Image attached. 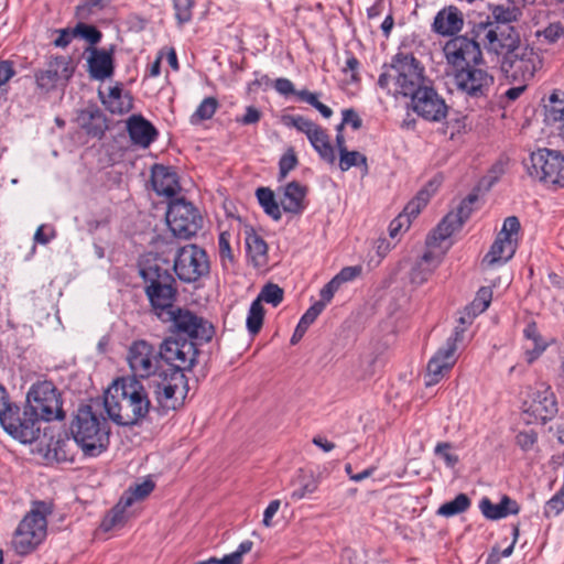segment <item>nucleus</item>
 <instances>
[{
	"label": "nucleus",
	"mask_w": 564,
	"mask_h": 564,
	"mask_svg": "<svg viewBox=\"0 0 564 564\" xmlns=\"http://www.w3.org/2000/svg\"><path fill=\"white\" fill-rule=\"evenodd\" d=\"M26 402V408L37 421H53L64 416L59 394L52 382L34 383L28 392Z\"/></svg>",
	"instance_id": "0eeeda50"
},
{
	"label": "nucleus",
	"mask_w": 564,
	"mask_h": 564,
	"mask_svg": "<svg viewBox=\"0 0 564 564\" xmlns=\"http://www.w3.org/2000/svg\"><path fill=\"white\" fill-rule=\"evenodd\" d=\"M166 221L174 236L187 239L200 229L203 218L193 204L176 199L169 206Z\"/></svg>",
	"instance_id": "dca6fc26"
},
{
	"label": "nucleus",
	"mask_w": 564,
	"mask_h": 564,
	"mask_svg": "<svg viewBox=\"0 0 564 564\" xmlns=\"http://www.w3.org/2000/svg\"><path fill=\"white\" fill-rule=\"evenodd\" d=\"M154 489V482L152 480H144L141 484H137L134 487H131L122 498H132L131 505L137 501L144 499L149 496Z\"/></svg>",
	"instance_id": "603ef678"
},
{
	"label": "nucleus",
	"mask_w": 564,
	"mask_h": 564,
	"mask_svg": "<svg viewBox=\"0 0 564 564\" xmlns=\"http://www.w3.org/2000/svg\"><path fill=\"white\" fill-rule=\"evenodd\" d=\"M323 311L322 303H314L301 317L300 323L310 327Z\"/></svg>",
	"instance_id": "338daca9"
},
{
	"label": "nucleus",
	"mask_w": 564,
	"mask_h": 564,
	"mask_svg": "<svg viewBox=\"0 0 564 564\" xmlns=\"http://www.w3.org/2000/svg\"><path fill=\"white\" fill-rule=\"evenodd\" d=\"M340 286L337 284V281H334L333 279L321 290L319 296L321 300L317 303L323 304V310L325 306L332 301L334 294L337 292V290Z\"/></svg>",
	"instance_id": "69168bd1"
},
{
	"label": "nucleus",
	"mask_w": 564,
	"mask_h": 564,
	"mask_svg": "<svg viewBox=\"0 0 564 564\" xmlns=\"http://www.w3.org/2000/svg\"><path fill=\"white\" fill-rule=\"evenodd\" d=\"M0 424L9 435L21 443L34 442L41 432L40 422L29 409L21 410L13 403L2 413Z\"/></svg>",
	"instance_id": "f8f14e48"
},
{
	"label": "nucleus",
	"mask_w": 564,
	"mask_h": 564,
	"mask_svg": "<svg viewBox=\"0 0 564 564\" xmlns=\"http://www.w3.org/2000/svg\"><path fill=\"white\" fill-rule=\"evenodd\" d=\"M107 423L97 416L88 405L77 410L70 425L76 444L86 456L95 457L106 451L109 443Z\"/></svg>",
	"instance_id": "7ed1b4c3"
},
{
	"label": "nucleus",
	"mask_w": 564,
	"mask_h": 564,
	"mask_svg": "<svg viewBox=\"0 0 564 564\" xmlns=\"http://www.w3.org/2000/svg\"><path fill=\"white\" fill-rule=\"evenodd\" d=\"M541 66L542 59L539 53L522 42L500 62L501 70L519 83L531 80Z\"/></svg>",
	"instance_id": "1a4fd4ad"
},
{
	"label": "nucleus",
	"mask_w": 564,
	"mask_h": 564,
	"mask_svg": "<svg viewBox=\"0 0 564 564\" xmlns=\"http://www.w3.org/2000/svg\"><path fill=\"white\" fill-rule=\"evenodd\" d=\"M219 104L215 97H206L196 108L195 112L191 116L189 121L192 124H198L205 120L210 119Z\"/></svg>",
	"instance_id": "37998d69"
},
{
	"label": "nucleus",
	"mask_w": 564,
	"mask_h": 564,
	"mask_svg": "<svg viewBox=\"0 0 564 564\" xmlns=\"http://www.w3.org/2000/svg\"><path fill=\"white\" fill-rule=\"evenodd\" d=\"M520 223L516 216L507 217L497 238L482 259L487 267L501 265L508 262L516 253L518 247Z\"/></svg>",
	"instance_id": "4468645a"
},
{
	"label": "nucleus",
	"mask_w": 564,
	"mask_h": 564,
	"mask_svg": "<svg viewBox=\"0 0 564 564\" xmlns=\"http://www.w3.org/2000/svg\"><path fill=\"white\" fill-rule=\"evenodd\" d=\"M132 498H121L120 501L107 513L101 522L104 531H110L123 527L128 520L127 509L131 507Z\"/></svg>",
	"instance_id": "c9c22d12"
},
{
	"label": "nucleus",
	"mask_w": 564,
	"mask_h": 564,
	"mask_svg": "<svg viewBox=\"0 0 564 564\" xmlns=\"http://www.w3.org/2000/svg\"><path fill=\"white\" fill-rule=\"evenodd\" d=\"M470 506V499L465 494L457 495L453 500L443 503L437 514L443 517H453L465 512Z\"/></svg>",
	"instance_id": "79ce46f5"
},
{
	"label": "nucleus",
	"mask_w": 564,
	"mask_h": 564,
	"mask_svg": "<svg viewBox=\"0 0 564 564\" xmlns=\"http://www.w3.org/2000/svg\"><path fill=\"white\" fill-rule=\"evenodd\" d=\"M257 198L259 204L269 216H271L274 220H279L281 218V205L276 203L274 193L270 188H258Z\"/></svg>",
	"instance_id": "58836bf2"
},
{
	"label": "nucleus",
	"mask_w": 564,
	"mask_h": 564,
	"mask_svg": "<svg viewBox=\"0 0 564 564\" xmlns=\"http://www.w3.org/2000/svg\"><path fill=\"white\" fill-rule=\"evenodd\" d=\"M46 518L37 508L32 509L20 522L12 546L18 554L25 555L34 551L46 536Z\"/></svg>",
	"instance_id": "9d476101"
},
{
	"label": "nucleus",
	"mask_w": 564,
	"mask_h": 564,
	"mask_svg": "<svg viewBox=\"0 0 564 564\" xmlns=\"http://www.w3.org/2000/svg\"><path fill=\"white\" fill-rule=\"evenodd\" d=\"M476 197L469 196L466 199L462 200L459 206L457 207L456 212L449 213V215H455L457 219H459V225L463 226V224L469 218L471 214V206L475 203Z\"/></svg>",
	"instance_id": "bf43d9fd"
},
{
	"label": "nucleus",
	"mask_w": 564,
	"mask_h": 564,
	"mask_svg": "<svg viewBox=\"0 0 564 564\" xmlns=\"http://www.w3.org/2000/svg\"><path fill=\"white\" fill-rule=\"evenodd\" d=\"M516 441L523 451H529L536 442V435L533 432H520Z\"/></svg>",
	"instance_id": "774afa93"
},
{
	"label": "nucleus",
	"mask_w": 564,
	"mask_h": 564,
	"mask_svg": "<svg viewBox=\"0 0 564 564\" xmlns=\"http://www.w3.org/2000/svg\"><path fill=\"white\" fill-rule=\"evenodd\" d=\"M378 85L388 93L412 97L426 85L424 68L410 54H398L379 76Z\"/></svg>",
	"instance_id": "f03ea898"
},
{
	"label": "nucleus",
	"mask_w": 564,
	"mask_h": 564,
	"mask_svg": "<svg viewBox=\"0 0 564 564\" xmlns=\"http://www.w3.org/2000/svg\"><path fill=\"white\" fill-rule=\"evenodd\" d=\"M152 185L159 195L172 197L180 191L176 173L163 165H155L152 170Z\"/></svg>",
	"instance_id": "c756f323"
},
{
	"label": "nucleus",
	"mask_w": 564,
	"mask_h": 564,
	"mask_svg": "<svg viewBox=\"0 0 564 564\" xmlns=\"http://www.w3.org/2000/svg\"><path fill=\"white\" fill-rule=\"evenodd\" d=\"M412 99V108L420 117L429 121H440L447 113V106L438 94L425 85Z\"/></svg>",
	"instance_id": "b1692460"
},
{
	"label": "nucleus",
	"mask_w": 564,
	"mask_h": 564,
	"mask_svg": "<svg viewBox=\"0 0 564 564\" xmlns=\"http://www.w3.org/2000/svg\"><path fill=\"white\" fill-rule=\"evenodd\" d=\"M411 226V220L406 215L399 214L389 225V235L392 239L397 238L401 232L406 231Z\"/></svg>",
	"instance_id": "13d9d810"
},
{
	"label": "nucleus",
	"mask_w": 564,
	"mask_h": 564,
	"mask_svg": "<svg viewBox=\"0 0 564 564\" xmlns=\"http://www.w3.org/2000/svg\"><path fill=\"white\" fill-rule=\"evenodd\" d=\"M546 347L547 344L542 339L533 343H527L524 357L528 364L534 362L543 354Z\"/></svg>",
	"instance_id": "4d7b16f0"
},
{
	"label": "nucleus",
	"mask_w": 564,
	"mask_h": 564,
	"mask_svg": "<svg viewBox=\"0 0 564 564\" xmlns=\"http://www.w3.org/2000/svg\"><path fill=\"white\" fill-rule=\"evenodd\" d=\"M536 36H543L549 43H554L564 36V28L560 23H552L544 30L538 31Z\"/></svg>",
	"instance_id": "052dcab7"
},
{
	"label": "nucleus",
	"mask_w": 564,
	"mask_h": 564,
	"mask_svg": "<svg viewBox=\"0 0 564 564\" xmlns=\"http://www.w3.org/2000/svg\"><path fill=\"white\" fill-rule=\"evenodd\" d=\"M264 318V308L259 301H253L250 305L246 325L247 329L251 335H256L260 332Z\"/></svg>",
	"instance_id": "a18cd8bd"
},
{
	"label": "nucleus",
	"mask_w": 564,
	"mask_h": 564,
	"mask_svg": "<svg viewBox=\"0 0 564 564\" xmlns=\"http://www.w3.org/2000/svg\"><path fill=\"white\" fill-rule=\"evenodd\" d=\"M175 18L180 25L187 23L192 19V9L194 8L195 0H173Z\"/></svg>",
	"instance_id": "8fccbe9b"
},
{
	"label": "nucleus",
	"mask_w": 564,
	"mask_h": 564,
	"mask_svg": "<svg viewBox=\"0 0 564 564\" xmlns=\"http://www.w3.org/2000/svg\"><path fill=\"white\" fill-rule=\"evenodd\" d=\"M564 510V487L561 489L545 503L544 516L546 518H554Z\"/></svg>",
	"instance_id": "3c124183"
},
{
	"label": "nucleus",
	"mask_w": 564,
	"mask_h": 564,
	"mask_svg": "<svg viewBox=\"0 0 564 564\" xmlns=\"http://www.w3.org/2000/svg\"><path fill=\"white\" fill-rule=\"evenodd\" d=\"M155 386V398L159 406L163 411L176 410L185 395L186 378L180 371H172L170 375L166 371L162 377H158Z\"/></svg>",
	"instance_id": "aec40b11"
},
{
	"label": "nucleus",
	"mask_w": 564,
	"mask_h": 564,
	"mask_svg": "<svg viewBox=\"0 0 564 564\" xmlns=\"http://www.w3.org/2000/svg\"><path fill=\"white\" fill-rule=\"evenodd\" d=\"M364 166V172H368L367 158L358 151H349L348 149H341L339 153V169L343 172L348 171L352 166Z\"/></svg>",
	"instance_id": "c03bdc74"
},
{
	"label": "nucleus",
	"mask_w": 564,
	"mask_h": 564,
	"mask_svg": "<svg viewBox=\"0 0 564 564\" xmlns=\"http://www.w3.org/2000/svg\"><path fill=\"white\" fill-rule=\"evenodd\" d=\"M459 339V333L456 332L447 338L445 344L430 359L425 375L426 386H433L440 382L456 364L457 343Z\"/></svg>",
	"instance_id": "412c9836"
},
{
	"label": "nucleus",
	"mask_w": 564,
	"mask_h": 564,
	"mask_svg": "<svg viewBox=\"0 0 564 564\" xmlns=\"http://www.w3.org/2000/svg\"><path fill=\"white\" fill-rule=\"evenodd\" d=\"M141 275L148 283L145 293L155 310H165L172 306L175 297L174 279L158 265L141 269Z\"/></svg>",
	"instance_id": "9b49d317"
},
{
	"label": "nucleus",
	"mask_w": 564,
	"mask_h": 564,
	"mask_svg": "<svg viewBox=\"0 0 564 564\" xmlns=\"http://www.w3.org/2000/svg\"><path fill=\"white\" fill-rule=\"evenodd\" d=\"M252 547L253 542L246 540L239 544L235 552L227 554L221 558L209 557L208 560L198 562L196 564H241L243 555L249 553Z\"/></svg>",
	"instance_id": "4c0bfd02"
},
{
	"label": "nucleus",
	"mask_w": 564,
	"mask_h": 564,
	"mask_svg": "<svg viewBox=\"0 0 564 564\" xmlns=\"http://www.w3.org/2000/svg\"><path fill=\"white\" fill-rule=\"evenodd\" d=\"M299 479H300L299 488L293 490L291 494V498L294 501L302 500V499L308 497L310 495L316 492L318 489V486H319L318 478L315 477L313 474H310V475L303 474L299 477Z\"/></svg>",
	"instance_id": "a19ab883"
},
{
	"label": "nucleus",
	"mask_w": 564,
	"mask_h": 564,
	"mask_svg": "<svg viewBox=\"0 0 564 564\" xmlns=\"http://www.w3.org/2000/svg\"><path fill=\"white\" fill-rule=\"evenodd\" d=\"M529 175L546 187L554 189L564 187V154L546 148L531 153Z\"/></svg>",
	"instance_id": "39448f33"
},
{
	"label": "nucleus",
	"mask_w": 564,
	"mask_h": 564,
	"mask_svg": "<svg viewBox=\"0 0 564 564\" xmlns=\"http://www.w3.org/2000/svg\"><path fill=\"white\" fill-rule=\"evenodd\" d=\"M171 319L175 329L192 339L208 341L212 339L214 328L203 317L188 310L178 308L171 313Z\"/></svg>",
	"instance_id": "5701e85b"
},
{
	"label": "nucleus",
	"mask_w": 564,
	"mask_h": 564,
	"mask_svg": "<svg viewBox=\"0 0 564 564\" xmlns=\"http://www.w3.org/2000/svg\"><path fill=\"white\" fill-rule=\"evenodd\" d=\"M161 360H164L172 371L191 370L196 364L197 349L193 341L167 338L160 346Z\"/></svg>",
	"instance_id": "a211bd4d"
},
{
	"label": "nucleus",
	"mask_w": 564,
	"mask_h": 564,
	"mask_svg": "<svg viewBox=\"0 0 564 564\" xmlns=\"http://www.w3.org/2000/svg\"><path fill=\"white\" fill-rule=\"evenodd\" d=\"M55 229L53 227L41 225L34 234V241L41 245H46L55 237Z\"/></svg>",
	"instance_id": "e2e57ef3"
},
{
	"label": "nucleus",
	"mask_w": 564,
	"mask_h": 564,
	"mask_svg": "<svg viewBox=\"0 0 564 564\" xmlns=\"http://www.w3.org/2000/svg\"><path fill=\"white\" fill-rule=\"evenodd\" d=\"M479 508L482 514L490 520H498L519 512L518 503L508 496H503L500 503L497 505H494L489 498H482Z\"/></svg>",
	"instance_id": "473e14b6"
},
{
	"label": "nucleus",
	"mask_w": 564,
	"mask_h": 564,
	"mask_svg": "<svg viewBox=\"0 0 564 564\" xmlns=\"http://www.w3.org/2000/svg\"><path fill=\"white\" fill-rule=\"evenodd\" d=\"M104 406L119 425H139L153 409L148 390L134 377L115 379L105 392Z\"/></svg>",
	"instance_id": "f257e3e1"
},
{
	"label": "nucleus",
	"mask_w": 564,
	"mask_h": 564,
	"mask_svg": "<svg viewBox=\"0 0 564 564\" xmlns=\"http://www.w3.org/2000/svg\"><path fill=\"white\" fill-rule=\"evenodd\" d=\"M460 227L462 226L459 225V219H457L455 215L447 214L438 224V226L433 230V232L429 236V243H441L442 241L449 238Z\"/></svg>",
	"instance_id": "e433bc0d"
},
{
	"label": "nucleus",
	"mask_w": 564,
	"mask_h": 564,
	"mask_svg": "<svg viewBox=\"0 0 564 564\" xmlns=\"http://www.w3.org/2000/svg\"><path fill=\"white\" fill-rule=\"evenodd\" d=\"M361 269L359 267H346L336 274L333 280L337 281L340 286L343 283L354 280L360 274Z\"/></svg>",
	"instance_id": "0e129e2a"
},
{
	"label": "nucleus",
	"mask_w": 564,
	"mask_h": 564,
	"mask_svg": "<svg viewBox=\"0 0 564 564\" xmlns=\"http://www.w3.org/2000/svg\"><path fill=\"white\" fill-rule=\"evenodd\" d=\"M430 198L431 195L427 189L420 191L417 195L408 203L401 214L406 215V218L412 221V219L421 213L422 208L427 205Z\"/></svg>",
	"instance_id": "49530a36"
},
{
	"label": "nucleus",
	"mask_w": 564,
	"mask_h": 564,
	"mask_svg": "<svg viewBox=\"0 0 564 564\" xmlns=\"http://www.w3.org/2000/svg\"><path fill=\"white\" fill-rule=\"evenodd\" d=\"M351 126L354 130H358L361 127V119L358 113L352 109L343 110V121L337 127L338 131H341L344 126Z\"/></svg>",
	"instance_id": "680f3d73"
},
{
	"label": "nucleus",
	"mask_w": 564,
	"mask_h": 564,
	"mask_svg": "<svg viewBox=\"0 0 564 564\" xmlns=\"http://www.w3.org/2000/svg\"><path fill=\"white\" fill-rule=\"evenodd\" d=\"M440 260L432 254V252H425L423 257L416 261L410 272V281L413 284L421 285L429 280Z\"/></svg>",
	"instance_id": "f704fd0d"
},
{
	"label": "nucleus",
	"mask_w": 564,
	"mask_h": 564,
	"mask_svg": "<svg viewBox=\"0 0 564 564\" xmlns=\"http://www.w3.org/2000/svg\"><path fill=\"white\" fill-rule=\"evenodd\" d=\"M297 156L292 148L288 149L279 162V177L283 180L297 165Z\"/></svg>",
	"instance_id": "864d4df0"
},
{
	"label": "nucleus",
	"mask_w": 564,
	"mask_h": 564,
	"mask_svg": "<svg viewBox=\"0 0 564 564\" xmlns=\"http://www.w3.org/2000/svg\"><path fill=\"white\" fill-rule=\"evenodd\" d=\"M495 84L494 75L479 65H467L453 72V85L467 99H485Z\"/></svg>",
	"instance_id": "6e6552de"
},
{
	"label": "nucleus",
	"mask_w": 564,
	"mask_h": 564,
	"mask_svg": "<svg viewBox=\"0 0 564 564\" xmlns=\"http://www.w3.org/2000/svg\"><path fill=\"white\" fill-rule=\"evenodd\" d=\"M434 453L440 456L449 468H453L458 463V456L452 452L451 443H438L434 448Z\"/></svg>",
	"instance_id": "6e6d98bb"
},
{
	"label": "nucleus",
	"mask_w": 564,
	"mask_h": 564,
	"mask_svg": "<svg viewBox=\"0 0 564 564\" xmlns=\"http://www.w3.org/2000/svg\"><path fill=\"white\" fill-rule=\"evenodd\" d=\"M525 412L536 422L545 423L554 417L557 412V403L551 388L545 383H538L531 388L528 399L524 401Z\"/></svg>",
	"instance_id": "4be33fe9"
},
{
	"label": "nucleus",
	"mask_w": 564,
	"mask_h": 564,
	"mask_svg": "<svg viewBox=\"0 0 564 564\" xmlns=\"http://www.w3.org/2000/svg\"><path fill=\"white\" fill-rule=\"evenodd\" d=\"M127 128L132 142L142 148H148L158 137V130L141 115L131 116Z\"/></svg>",
	"instance_id": "bb28decb"
},
{
	"label": "nucleus",
	"mask_w": 564,
	"mask_h": 564,
	"mask_svg": "<svg viewBox=\"0 0 564 564\" xmlns=\"http://www.w3.org/2000/svg\"><path fill=\"white\" fill-rule=\"evenodd\" d=\"M74 69L73 61L68 56L50 58L45 66L35 73L36 85L46 93L65 86Z\"/></svg>",
	"instance_id": "6ab92c4d"
},
{
	"label": "nucleus",
	"mask_w": 564,
	"mask_h": 564,
	"mask_svg": "<svg viewBox=\"0 0 564 564\" xmlns=\"http://www.w3.org/2000/svg\"><path fill=\"white\" fill-rule=\"evenodd\" d=\"M126 360L135 380L162 377L165 370L161 367L160 350L150 343L140 339L133 341L127 351Z\"/></svg>",
	"instance_id": "423d86ee"
},
{
	"label": "nucleus",
	"mask_w": 564,
	"mask_h": 564,
	"mask_svg": "<svg viewBox=\"0 0 564 564\" xmlns=\"http://www.w3.org/2000/svg\"><path fill=\"white\" fill-rule=\"evenodd\" d=\"M283 122L285 126L295 128L297 131L304 133L323 161L328 164L335 163V150L324 128L299 115L284 117Z\"/></svg>",
	"instance_id": "2eb2a0df"
},
{
	"label": "nucleus",
	"mask_w": 564,
	"mask_h": 564,
	"mask_svg": "<svg viewBox=\"0 0 564 564\" xmlns=\"http://www.w3.org/2000/svg\"><path fill=\"white\" fill-rule=\"evenodd\" d=\"M490 15L484 23H497V25L513 26L512 23L520 20L522 11L517 6L492 4Z\"/></svg>",
	"instance_id": "72a5a7b5"
},
{
	"label": "nucleus",
	"mask_w": 564,
	"mask_h": 564,
	"mask_svg": "<svg viewBox=\"0 0 564 564\" xmlns=\"http://www.w3.org/2000/svg\"><path fill=\"white\" fill-rule=\"evenodd\" d=\"M470 33L480 41L481 48L499 62L522 42L516 26L497 25V23H478Z\"/></svg>",
	"instance_id": "20e7f679"
},
{
	"label": "nucleus",
	"mask_w": 564,
	"mask_h": 564,
	"mask_svg": "<svg viewBox=\"0 0 564 564\" xmlns=\"http://www.w3.org/2000/svg\"><path fill=\"white\" fill-rule=\"evenodd\" d=\"M98 95L102 105L111 113L123 115L133 107V99L128 91H124L121 84L108 87L107 93L99 89Z\"/></svg>",
	"instance_id": "393cba45"
},
{
	"label": "nucleus",
	"mask_w": 564,
	"mask_h": 564,
	"mask_svg": "<svg viewBox=\"0 0 564 564\" xmlns=\"http://www.w3.org/2000/svg\"><path fill=\"white\" fill-rule=\"evenodd\" d=\"M283 300V290L276 284H267L260 291L258 297L254 301H259L260 304L262 302L272 304L273 306H278Z\"/></svg>",
	"instance_id": "de8ad7c7"
},
{
	"label": "nucleus",
	"mask_w": 564,
	"mask_h": 564,
	"mask_svg": "<svg viewBox=\"0 0 564 564\" xmlns=\"http://www.w3.org/2000/svg\"><path fill=\"white\" fill-rule=\"evenodd\" d=\"M464 25L462 12L454 6L441 10L433 22V30L441 35H454L458 33Z\"/></svg>",
	"instance_id": "cd10ccee"
},
{
	"label": "nucleus",
	"mask_w": 564,
	"mask_h": 564,
	"mask_svg": "<svg viewBox=\"0 0 564 564\" xmlns=\"http://www.w3.org/2000/svg\"><path fill=\"white\" fill-rule=\"evenodd\" d=\"M247 257L256 268H263L268 263V245L252 228L245 231Z\"/></svg>",
	"instance_id": "c85d7f7f"
},
{
	"label": "nucleus",
	"mask_w": 564,
	"mask_h": 564,
	"mask_svg": "<svg viewBox=\"0 0 564 564\" xmlns=\"http://www.w3.org/2000/svg\"><path fill=\"white\" fill-rule=\"evenodd\" d=\"M218 251L223 269L227 272H232L235 270V256L230 247L229 232H220L218 238Z\"/></svg>",
	"instance_id": "ea45409f"
},
{
	"label": "nucleus",
	"mask_w": 564,
	"mask_h": 564,
	"mask_svg": "<svg viewBox=\"0 0 564 564\" xmlns=\"http://www.w3.org/2000/svg\"><path fill=\"white\" fill-rule=\"evenodd\" d=\"M492 300V291L490 288H480L476 294V297L474 299L470 308L473 310V313L480 314L485 312Z\"/></svg>",
	"instance_id": "09e8293b"
},
{
	"label": "nucleus",
	"mask_w": 564,
	"mask_h": 564,
	"mask_svg": "<svg viewBox=\"0 0 564 564\" xmlns=\"http://www.w3.org/2000/svg\"><path fill=\"white\" fill-rule=\"evenodd\" d=\"M444 56L453 72L467 65H481L484 55L480 41L474 35H458L447 41L443 47Z\"/></svg>",
	"instance_id": "ddd939ff"
},
{
	"label": "nucleus",
	"mask_w": 564,
	"mask_h": 564,
	"mask_svg": "<svg viewBox=\"0 0 564 564\" xmlns=\"http://www.w3.org/2000/svg\"><path fill=\"white\" fill-rule=\"evenodd\" d=\"M174 271L180 280L195 282L209 271V261L204 249L187 245L177 251Z\"/></svg>",
	"instance_id": "f3484780"
},
{
	"label": "nucleus",
	"mask_w": 564,
	"mask_h": 564,
	"mask_svg": "<svg viewBox=\"0 0 564 564\" xmlns=\"http://www.w3.org/2000/svg\"><path fill=\"white\" fill-rule=\"evenodd\" d=\"M87 58L88 72L91 78L104 80L113 74V51L89 48Z\"/></svg>",
	"instance_id": "a878e982"
},
{
	"label": "nucleus",
	"mask_w": 564,
	"mask_h": 564,
	"mask_svg": "<svg viewBox=\"0 0 564 564\" xmlns=\"http://www.w3.org/2000/svg\"><path fill=\"white\" fill-rule=\"evenodd\" d=\"M544 121L561 135L564 124V93L554 91L544 105Z\"/></svg>",
	"instance_id": "7c9ffc66"
},
{
	"label": "nucleus",
	"mask_w": 564,
	"mask_h": 564,
	"mask_svg": "<svg viewBox=\"0 0 564 564\" xmlns=\"http://www.w3.org/2000/svg\"><path fill=\"white\" fill-rule=\"evenodd\" d=\"M306 188L297 182H291L283 188L280 205L285 213L300 214L305 208Z\"/></svg>",
	"instance_id": "2f4dec72"
},
{
	"label": "nucleus",
	"mask_w": 564,
	"mask_h": 564,
	"mask_svg": "<svg viewBox=\"0 0 564 564\" xmlns=\"http://www.w3.org/2000/svg\"><path fill=\"white\" fill-rule=\"evenodd\" d=\"M74 33L76 36L85 39L90 44H97L101 39V33L95 26L85 23H78L74 28Z\"/></svg>",
	"instance_id": "5fc2aeb1"
}]
</instances>
